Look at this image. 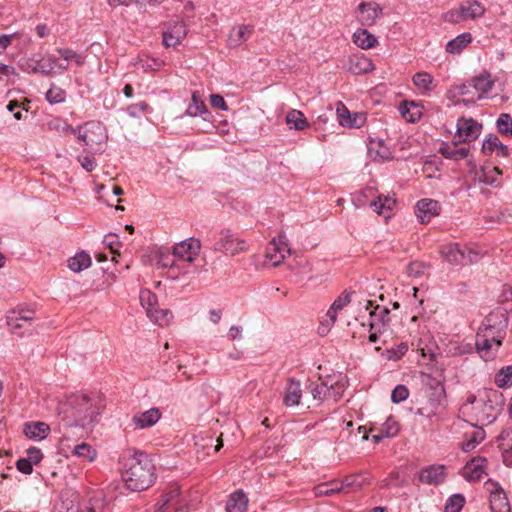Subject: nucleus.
Masks as SVG:
<instances>
[{"mask_svg":"<svg viewBox=\"0 0 512 512\" xmlns=\"http://www.w3.org/2000/svg\"><path fill=\"white\" fill-rule=\"evenodd\" d=\"M101 401L84 393H74L58 404V414L67 426L85 427L100 413Z\"/></svg>","mask_w":512,"mask_h":512,"instance_id":"f257e3e1","label":"nucleus"},{"mask_svg":"<svg viewBox=\"0 0 512 512\" xmlns=\"http://www.w3.org/2000/svg\"><path fill=\"white\" fill-rule=\"evenodd\" d=\"M155 467L143 451H134L124 456L122 479L131 491H142L155 481Z\"/></svg>","mask_w":512,"mask_h":512,"instance_id":"f03ea898","label":"nucleus"},{"mask_svg":"<svg viewBox=\"0 0 512 512\" xmlns=\"http://www.w3.org/2000/svg\"><path fill=\"white\" fill-rule=\"evenodd\" d=\"M76 137L79 143L92 154H102L108 139L106 127L99 121H89L77 127Z\"/></svg>","mask_w":512,"mask_h":512,"instance_id":"7ed1b4c3","label":"nucleus"},{"mask_svg":"<svg viewBox=\"0 0 512 512\" xmlns=\"http://www.w3.org/2000/svg\"><path fill=\"white\" fill-rule=\"evenodd\" d=\"M347 383L342 374H334L324 379L319 378V382H312L309 389L314 399L337 401L343 395Z\"/></svg>","mask_w":512,"mask_h":512,"instance_id":"20e7f679","label":"nucleus"},{"mask_svg":"<svg viewBox=\"0 0 512 512\" xmlns=\"http://www.w3.org/2000/svg\"><path fill=\"white\" fill-rule=\"evenodd\" d=\"M507 327V312L498 308L485 317L476 335H483V337L491 338V340H501L503 342Z\"/></svg>","mask_w":512,"mask_h":512,"instance_id":"39448f33","label":"nucleus"},{"mask_svg":"<svg viewBox=\"0 0 512 512\" xmlns=\"http://www.w3.org/2000/svg\"><path fill=\"white\" fill-rule=\"evenodd\" d=\"M357 207L369 205L373 211L379 215L389 218L391 211L396 205V200L392 197H381L376 195V190L373 186H367L359 192L357 196Z\"/></svg>","mask_w":512,"mask_h":512,"instance_id":"423d86ee","label":"nucleus"},{"mask_svg":"<svg viewBox=\"0 0 512 512\" xmlns=\"http://www.w3.org/2000/svg\"><path fill=\"white\" fill-rule=\"evenodd\" d=\"M200 248L201 243L195 238L181 241L172 248L174 258H176L180 266H182V274L196 271V267L191 265V263L198 256Z\"/></svg>","mask_w":512,"mask_h":512,"instance_id":"0eeeda50","label":"nucleus"},{"mask_svg":"<svg viewBox=\"0 0 512 512\" xmlns=\"http://www.w3.org/2000/svg\"><path fill=\"white\" fill-rule=\"evenodd\" d=\"M213 248L215 251L231 256L246 250L245 241L229 229H223L215 235Z\"/></svg>","mask_w":512,"mask_h":512,"instance_id":"6e6552de","label":"nucleus"},{"mask_svg":"<svg viewBox=\"0 0 512 512\" xmlns=\"http://www.w3.org/2000/svg\"><path fill=\"white\" fill-rule=\"evenodd\" d=\"M351 302V293L348 290H345L340 296H338L330 308L328 309L325 316L321 319L320 324L318 326V334L322 337L326 336L334 323L337 320L339 313L348 306Z\"/></svg>","mask_w":512,"mask_h":512,"instance_id":"1a4fd4ad","label":"nucleus"},{"mask_svg":"<svg viewBox=\"0 0 512 512\" xmlns=\"http://www.w3.org/2000/svg\"><path fill=\"white\" fill-rule=\"evenodd\" d=\"M35 312L31 309L13 310L7 316V324L13 333L19 335L31 334L33 331V321Z\"/></svg>","mask_w":512,"mask_h":512,"instance_id":"9d476101","label":"nucleus"},{"mask_svg":"<svg viewBox=\"0 0 512 512\" xmlns=\"http://www.w3.org/2000/svg\"><path fill=\"white\" fill-rule=\"evenodd\" d=\"M288 254H290V248L287 239L284 235H279L278 238H274L266 247L264 265L276 267L283 262Z\"/></svg>","mask_w":512,"mask_h":512,"instance_id":"9b49d317","label":"nucleus"},{"mask_svg":"<svg viewBox=\"0 0 512 512\" xmlns=\"http://www.w3.org/2000/svg\"><path fill=\"white\" fill-rule=\"evenodd\" d=\"M389 310L386 307L376 306L373 311H368L369 316V340L376 342L378 334L382 335L388 330Z\"/></svg>","mask_w":512,"mask_h":512,"instance_id":"f8f14e48","label":"nucleus"},{"mask_svg":"<svg viewBox=\"0 0 512 512\" xmlns=\"http://www.w3.org/2000/svg\"><path fill=\"white\" fill-rule=\"evenodd\" d=\"M188 33L187 26L182 20H172L165 24L163 44L165 47L179 45Z\"/></svg>","mask_w":512,"mask_h":512,"instance_id":"ddd939ff","label":"nucleus"},{"mask_svg":"<svg viewBox=\"0 0 512 512\" xmlns=\"http://www.w3.org/2000/svg\"><path fill=\"white\" fill-rule=\"evenodd\" d=\"M482 130V125L473 118H460L457 122V132L454 139L458 142H471L476 140Z\"/></svg>","mask_w":512,"mask_h":512,"instance_id":"4468645a","label":"nucleus"},{"mask_svg":"<svg viewBox=\"0 0 512 512\" xmlns=\"http://www.w3.org/2000/svg\"><path fill=\"white\" fill-rule=\"evenodd\" d=\"M485 12L484 6L477 1H465L461 4L459 11L448 13V20L458 22L460 19H475L481 17Z\"/></svg>","mask_w":512,"mask_h":512,"instance_id":"2eb2a0df","label":"nucleus"},{"mask_svg":"<svg viewBox=\"0 0 512 512\" xmlns=\"http://www.w3.org/2000/svg\"><path fill=\"white\" fill-rule=\"evenodd\" d=\"M501 346V340H491V338L483 337V335H476V352L484 361L495 359Z\"/></svg>","mask_w":512,"mask_h":512,"instance_id":"dca6fc26","label":"nucleus"},{"mask_svg":"<svg viewBox=\"0 0 512 512\" xmlns=\"http://www.w3.org/2000/svg\"><path fill=\"white\" fill-rule=\"evenodd\" d=\"M488 486H491L490 492V509L492 512H511L510 505L504 490L497 482L488 481Z\"/></svg>","mask_w":512,"mask_h":512,"instance_id":"f3484780","label":"nucleus"},{"mask_svg":"<svg viewBox=\"0 0 512 512\" xmlns=\"http://www.w3.org/2000/svg\"><path fill=\"white\" fill-rule=\"evenodd\" d=\"M382 14L381 7L375 2H362L358 6L357 20L362 26H372Z\"/></svg>","mask_w":512,"mask_h":512,"instance_id":"a211bd4d","label":"nucleus"},{"mask_svg":"<svg viewBox=\"0 0 512 512\" xmlns=\"http://www.w3.org/2000/svg\"><path fill=\"white\" fill-rule=\"evenodd\" d=\"M440 205L433 199H421L416 205V215L422 224L429 223L430 220L439 215Z\"/></svg>","mask_w":512,"mask_h":512,"instance_id":"6ab92c4d","label":"nucleus"},{"mask_svg":"<svg viewBox=\"0 0 512 512\" xmlns=\"http://www.w3.org/2000/svg\"><path fill=\"white\" fill-rule=\"evenodd\" d=\"M60 73L68 70V64L62 65V63L52 54L43 55L39 60L36 61L34 72H40L45 75L52 74L55 70Z\"/></svg>","mask_w":512,"mask_h":512,"instance_id":"aec40b11","label":"nucleus"},{"mask_svg":"<svg viewBox=\"0 0 512 512\" xmlns=\"http://www.w3.org/2000/svg\"><path fill=\"white\" fill-rule=\"evenodd\" d=\"M444 260L452 265H461L466 259L465 250L461 249L457 243H448L440 247L439 250Z\"/></svg>","mask_w":512,"mask_h":512,"instance_id":"412c9836","label":"nucleus"},{"mask_svg":"<svg viewBox=\"0 0 512 512\" xmlns=\"http://www.w3.org/2000/svg\"><path fill=\"white\" fill-rule=\"evenodd\" d=\"M161 418V412L158 408H150L144 412L136 413L132 417V423L138 429H146L154 426Z\"/></svg>","mask_w":512,"mask_h":512,"instance_id":"4be33fe9","label":"nucleus"},{"mask_svg":"<svg viewBox=\"0 0 512 512\" xmlns=\"http://www.w3.org/2000/svg\"><path fill=\"white\" fill-rule=\"evenodd\" d=\"M446 468L444 465H431L421 470L420 481L430 485H438L445 479Z\"/></svg>","mask_w":512,"mask_h":512,"instance_id":"5701e85b","label":"nucleus"},{"mask_svg":"<svg viewBox=\"0 0 512 512\" xmlns=\"http://www.w3.org/2000/svg\"><path fill=\"white\" fill-rule=\"evenodd\" d=\"M367 153L373 160L385 161L392 158V152L380 139H370L366 144Z\"/></svg>","mask_w":512,"mask_h":512,"instance_id":"b1692460","label":"nucleus"},{"mask_svg":"<svg viewBox=\"0 0 512 512\" xmlns=\"http://www.w3.org/2000/svg\"><path fill=\"white\" fill-rule=\"evenodd\" d=\"M482 152L485 155H491L495 152L496 155L500 157L509 156L508 147L499 140L497 135L494 134H490L484 139L482 144Z\"/></svg>","mask_w":512,"mask_h":512,"instance_id":"393cba45","label":"nucleus"},{"mask_svg":"<svg viewBox=\"0 0 512 512\" xmlns=\"http://www.w3.org/2000/svg\"><path fill=\"white\" fill-rule=\"evenodd\" d=\"M302 397L301 384L293 378L287 380L283 403L285 406H295L300 403Z\"/></svg>","mask_w":512,"mask_h":512,"instance_id":"a878e982","label":"nucleus"},{"mask_svg":"<svg viewBox=\"0 0 512 512\" xmlns=\"http://www.w3.org/2000/svg\"><path fill=\"white\" fill-rule=\"evenodd\" d=\"M498 440L501 441L499 448L502 451L503 463L507 467H512V429H503Z\"/></svg>","mask_w":512,"mask_h":512,"instance_id":"bb28decb","label":"nucleus"},{"mask_svg":"<svg viewBox=\"0 0 512 512\" xmlns=\"http://www.w3.org/2000/svg\"><path fill=\"white\" fill-rule=\"evenodd\" d=\"M248 507V498L242 490L233 492L226 503L227 512H246Z\"/></svg>","mask_w":512,"mask_h":512,"instance_id":"cd10ccee","label":"nucleus"},{"mask_svg":"<svg viewBox=\"0 0 512 512\" xmlns=\"http://www.w3.org/2000/svg\"><path fill=\"white\" fill-rule=\"evenodd\" d=\"M487 459L485 457H474L465 466L467 479L470 481L479 480L484 474Z\"/></svg>","mask_w":512,"mask_h":512,"instance_id":"c85d7f7f","label":"nucleus"},{"mask_svg":"<svg viewBox=\"0 0 512 512\" xmlns=\"http://www.w3.org/2000/svg\"><path fill=\"white\" fill-rule=\"evenodd\" d=\"M49 431V425L44 422L26 423L24 427L25 435L32 440H42L46 438Z\"/></svg>","mask_w":512,"mask_h":512,"instance_id":"c756f323","label":"nucleus"},{"mask_svg":"<svg viewBox=\"0 0 512 512\" xmlns=\"http://www.w3.org/2000/svg\"><path fill=\"white\" fill-rule=\"evenodd\" d=\"M354 44L361 49H371L378 45L377 37L366 29H358L354 32Z\"/></svg>","mask_w":512,"mask_h":512,"instance_id":"7c9ffc66","label":"nucleus"},{"mask_svg":"<svg viewBox=\"0 0 512 512\" xmlns=\"http://www.w3.org/2000/svg\"><path fill=\"white\" fill-rule=\"evenodd\" d=\"M350 484L346 486L338 485L337 483H322L314 487V495L317 497L321 496H332L337 493H349Z\"/></svg>","mask_w":512,"mask_h":512,"instance_id":"2f4dec72","label":"nucleus"},{"mask_svg":"<svg viewBox=\"0 0 512 512\" xmlns=\"http://www.w3.org/2000/svg\"><path fill=\"white\" fill-rule=\"evenodd\" d=\"M285 120L290 129L302 131L309 127V122L307 121L304 114L296 109L290 110L286 114Z\"/></svg>","mask_w":512,"mask_h":512,"instance_id":"473e14b6","label":"nucleus"},{"mask_svg":"<svg viewBox=\"0 0 512 512\" xmlns=\"http://www.w3.org/2000/svg\"><path fill=\"white\" fill-rule=\"evenodd\" d=\"M72 456H76L82 460L92 462L96 459V450L88 443H80L73 447L68 446Z\"/></svg>","mask_w":512,"mask_h":512,"instance_id":"72a5a7b5","label":"nucleus"},{"mask_svg":"<svg viewBox=\"0 0 512 512\" xmlns=\"http://www.w3.org/2000/svg\"><path fill=\"white\" fill-rule=\"evenodd\" d=\"M56 52L59 57L66 62V64L75 63L77 66H83L86 60V56L83 53H78L68 47H58Z\"/></svg>","mask_w":512,"mask_h":512,"instance_id":"f704fd0d","label":"nucleus"},{"mask_svg":"<svg viewBox=\"0 0 512 512\" xmlns=\"http://www.w3.org/2000/svg\"><path fill=\"white\" fill-rule=\"evenodd\" d=\"M209 114L208 109L201 99L199 93L194 91L191 97V103L185 111V115L190 117L203 116Z\"/></svg>","mask_w":512,"mask_h":512,"instance_id":"c9c22d12","label":"nucleus"},{"mask_svg":"<svg viewBox=\"0 0 512 512\" xmlns=\"http://www.w3.org/2000/svg\"><path fill=\"white\" fill-rule=\"evenodd\" d=\"M460 142H458L457 139H454V146L453 147H450V146H447V147H444V148H441V153L442 155L447 158V159H451V160H460V159H465L468 157L469 155V147H457V145L459 144Z\"/></svg>","mask_w":512,"mask_h":512,"instance_id":"e433bc0d","label":"nucleus"},{"mask_svg":"<svg viewBox=\"0 0 512 512\" xmlns=\"http://www.w3.org/2000/svg\"><path fill=\"white\" fill-rule=\"evenodd\" d=\"M471 40L472 37L470 33L458 35L446 44V51L451 54H458L471 42Z\"/></svg>","mask_w":512,"mask_h":512,"instance_id":"4c0bfd02","label":"nucleus"},{"mask_svg":"<svg viewBox=\"0 0 512 512\" xmlns=\"http://www.w3.org/2000/svg\"><path fill=\"white\" fill-rule=\"evenodd\" d=\"M91 265V257L85 252L77 253L68 260V267L73 272H80L87 269Z\"/></svg>","mask_w":512,"mask_h":512,"instance_id":"58836bf2","label":"nucleus"},{"mask_svg":"<svg viewBox=\"0 0 512 512\" xmlns=\"http://www.w3.org/2000/svg\"><path fill=\"white\" fill-rule=\"evenodd\" d=\"M502 174L498 167L485 166L481 169L479 181L486 185L498 186V177Z\"/></svg>","mask_w":512,"mask_h":512,"instance_id":"ea45409f","label":"nucleus"},{"mask_svg":"<svg viewBox=\"0 0 512 512\" xmlns=\"http://www.w3.org/2000/svg\"><path fill=\"white\" fill-rule=\"evenodd\" d=\"M494 85L489 74H481L472 79V86L478 92H480L479 99H481L486 93H488Z\"/></svg>","mask_w":512,"mask_h":512,"instance_id":"a19ab883","label":"nucleus"},{"mask_svg":"<svg viewBox=\"0 0 512 512\" xmlns=\"http://www.w3.org/2000/svg\"><path fill=\"white\" fill-rule=\"evenodd\" d=\"M48 129L58 132L60 135L76 134L77 128L72 127L68 122L61 118H54L48 123Z\"/></svg>","mask_w":512,"mask_h":512,"instance_id":"79ce46f5","label":"nucleus"},{"mask_svg":"<svg viewBox=\"0 0 512 512\" xmlns=\"http://www.w3.org/2000/svg\"><path fill=\"white\" fill-rule=\"evenodd\" d=\"M400 112L409 122H416L421 118L422 112L420 107L414 102H404L400 106Z\"/></svg>","mask_w":512,"mask_h":512,"instance_id":"37998d69","label":"nucleus"},{"mask_svg":"<svg viewBox=\"0 0 512 512\" xmlns=\"http://www.w3.org/2000/svg\"><path fill=\"white\" fill-rule=\"evenodd\" d=\"M158 263H159L160 266H162L164 268H169L170 269V273H173V271L177 269L182 274V266H180V264L177 261V259L174 258L173 252L172 253L161 252L160 255H159ZM171 276L172 277H178V274H176V275L171 274Z\"/></svg>","mask_w":512,"mask_h":512,"instance_id":"c03bdc74","label":"nucleus"},{"mask_svg":"<svg viewBox=\"0 0 512 512\" xmlns=\"http://www.w3.org/2000/svg\"><path fill=\"white\" fill-rule=\"evenodd\" d=\"M374 65L363 53L354 54V73L362 74L372 71Z\"/></svg>","mask_w":512,"mask_h":512,"instance_id":"a18cd8bd","label":"nucleus"},{"mask_svg":"<svg viewBox=\"0 0 512 512\" xmlns=\"http://www.w3.org/2000/svg\"><path fill=\"white\" fill-rule=\"evenodd\" d=\"M414 85L425 92H429L433 89V77L427 72H417L413 78Z\"/></svg>","mask_w":512,"mask_h":512,"instance_id":"49530a36","label":"nucleus"},{"mask_svg":"<svg viewBox=\"0 0 512 512\" xmlns=\"http://www.w3.org/2000/svg\"><path fill=\"white\" fill-rule=\"evenodd\" d=\"M139 299L142 307L146 310V314L151 315V311L154 310L158 303L157 296L150 290L145 289L140 291Z\"/></svg>","mask_w":512,"mask_h":512,"instance_id":"de8ad7c7","label":"nucleus"},{"mask_svg":"<svg viewBox=\"0 0 512 512\" xmlns=\"http://www.w3.org/2000/svg\"><path fill=\"white\" fill-rule=\"evenodd\" d=\"M252 30L247 26H237L235 27L229 37V42L231 46H237L240 43L246 41L251 35Z\"/></svg>","mask_w":512,"mask_h":512,"instance_id":"09e8293b","label":"nucleus"},{"mask_svg":"<svg viewBox=\"0 0 512 512\" xmlns=\"http://www.w3.org/2000/svg\"><path fill=\"white\" fill-rule=\"evenodd\" d=\"M496 127L500 134L506 137H512V117L508 113L499 115L496 121Z\"/></svg>","mask_w":512,"mask_h":512,"instance_id":"8fccbe9b","label":"nucleus"},{"mask_svg":"<svg viewBox=\"0 0 512 512\" xmlns=\"http://www.w3.org/2000/svg\"><path fill=\"white\" fill-rule=\"evenodd\" d=\"M179 495V489L173 488L170 491L164 493L162 495L161 503H159V512H168L170 509H173L174 512L177 511L176 508H174L172 502L178 497Z\"/></svg>","mask_w":512,"mask_h":512,"instance_id":"3c124183","label":"nucleus"},{"mask_svg":"<svg viewBox=\"0 0 512 512\" xmlns=\"http://www.w3.org/2000/svg\"><path fill=\"white\" fill-rule=\"evenodd\" d=\"M147 316L159 326H166L172 318V313L168 309H158L155 307L154 310L151 311V315Z\"/></svg>","mask_w":512,"mask_h":512,"instance_id":"603ef678","label":"nucleus"},{"mask_svg":"<svg viewBox=\"0 0 512 512\" xmlns=\"http://www.w3.org/2000/svg\"><path fill=\"white\" fill-rule=\"evenodd\" d=\"M46 100L50 104L63 103L66 100V91L61 87L52 84L49 90L46 92Z\"/></svg>","mask_w":512,"mask_h":512,"instance_id":"864d4df0","label":"nucleus"},{"mask_svg":"<svg viewBox=\"0 0 512 512\" xmlns=\"http://www.w3.org/2000/svg\"><path fill=\"white\" fill-rule=\"evenodd\" d=\"M336 115L338 122L343 127H352V116L349 109L342 103L337 102L336 104Z\"/></svg>","mask_w":512,"mask_h":512,"instance_id":"5fc2aeb1","label":"nucleus"},{"mask_svg":"<svg viewBox=\"0 0 512 512\" xmlns=\"http://www.w3.org/2000/svg\"><path fill=\"white\" fill-rule=\"evenodd\" d=\"M399 430H400L399 423L390 416L382 424L379 431L381 433H383V435L386 438H393L399 433Z\"/></svg>","mask_w":512,"mask_h":512,"instance_id":"6e6d98bb","label":"nucleus"},{"mask_svg":"<svg viewBox=\"0 0 512 512\" xmlns=\"http://www.w3.org/2000/svg\"><path fill=\"white\" fill-rule=\"evenodd\" d=\"M495 383L501 388L512 385V366L502 368L495 376Z\"/></svg>","mask_w":512,"mask_h":512,"instance_id":"4d7b16f0","label":"nucleus"},{"mask_svg":"<svg viewBox=\"0 0 512 512\" xmlns=\"http://www.w3.org/2000/svg\"><path fill=\"white\" fill-rule=\"evenodd\" d=\"M485 438V431L482 429L476 430L472 433L470 439L463 443L462 449L465 452L472 451L479 443Z\"/></svg>","mask_w":512,"mask_h":512,"instance_id":"13d9d810","label":"nucleus"},{"mask_svg":"<svg viewBox=\"0 0 512 512\" xmlns=\"http://www.w3.org/2000/svg\"><path fill=\"white\" fill-rule=\"evenodd\" d=\"M464 503L465 499L462 495H452L451 497L448 498L445 504V512H460Z\"/></svg>","mask_w":512,"mask_h":512,"instance_id":"bf43d9fd","label":"nucleus"},{"mask_svg":"<svg viewBox=\"0 0 512 512\" xmlns=\"http://www.w3.org/2000/svg\"><path fill=\"white\" fill-rule=\"evenodd\" d=\"M139 63L145 72L158 71L164 66V61L156 58L142 59Z\"/></svg>","mask_w":512,"mask_h":512,"instance_id":"052dcab7","label":"nucleus"},{"mask_svg":"<svg viewBox=\"0 0 512 512\" xmlns=\"http://www.w3.org/2000/svg\"><path fill=\"white\" fill-rule=\"evenodd\" d=\"M148 108V104L145 101H141L138 103L130 104L126 111L129 116L137 118L144 114Z\"/></svg>","mask_w":512,"mask_h":512,"instance_id":"680f3d73","label":"nucleus"},{"mask_svg":"<svg viewBox=\"0 0 512 512\" xmlns=\"http://www.w3.org/2000/svg\"><path fill=\"white\" fill-rule=\"evenodd\" d=\"M409 396V390L405 385H397L392 393H391V400L394 403H400L404 400H406Z\"/></svg>","mask_w":512,"mask_h":512,"instance_id":"e2e57ef3","label":"nucleus"},{"mask_svg":"<svg viewBox=\"0 0 512 512\" xmlns=\"http://www.w3.org/2000/svg\"><path fill=\"white\" fill-rule=\"evenodd\" d=\"M493 403H495L496 405L503 404L502 395L496 390L490 391L488 393L487 401H485V403H484V409L485 410H493L494 409Z\"/></svg>","mask_w":512,"mask_h":512,"instance_id":"0e129e2a","label":"nucleus"},{"mask_svg":"<svg viewBox=\"0 0 512 512\" xmlns=\"http://www.w3.org/2000/svg\"><path fill=\"white\" fill-rule=\"evenodd\" d=\"M77 160L87 172H92L97 166L96 160L88 155H80L77 157Z\"/></svg>","mask_w":512,"mask_h":512,"instance_id":"69168bd1","label":"nucleus"},{"mask_svg":"<svg viewBox=\"0 0 512 512\" xmlns=\"http://www.w3.org/2000/svg\"><path fill=\"white\" fill-rule=\"evenodd\" d=\"M26 453L27 456L25 458L28 461H30L33 465H37L43 458L41 450L36 447L29 448Z\"/></svg>","mask_w":512,"mask_h":512,"instance_id":"338daca9","label":"nucleus"},{"mask_svg":"<svg viewBox=\"0 0 512 512\" xmlns=\"http://www.w3.org/2000/svg\"><path fill=\"white\" fill-rule=\"evenodd\" d=\"M78 512H104V505L102 502H89L88 505L81 507Z\"/></svg>","mask_w":512,"mask_h":512,"instance_id":"774afa93","label":"nucleus"}]
</instances>
